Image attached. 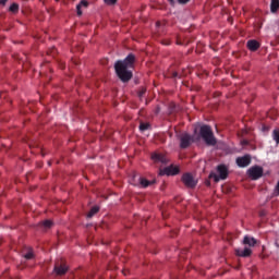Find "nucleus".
I'll use <instances>...</instances> for the list:
<instances>
[{
  "mask_svg": "<svg viewBox=\"0 0 279 279\" xmlns=\"http://www.w3.org/2000/svg\"><path fill=\"white\" fill-rule=\"evenodd\" d=\"M134 62H136L134 53H130L124 60L116 62L114 70L121 82L128 83L132 80V71L128 69H134Z\"/></svg>",
  "mask_w": 279,
  "mask_h": 279,
  "instance_id": "obj_1",
  "label": "nucleus"
},
{
  "mask_svg": "<svg viewBox=\"0 0 279 279\" xmlns=\"http://www.w3.org/2000/svg\"><path fill=\"white\" fill-rule=\"evenodd\" d=\"M199 136L203 138L206 145H217V138H215V133H213V128H210V125H202L199 129Z\"/></svg>",
  "mask_w": 279,
  "mask_h": 279,
  "instance_id": "obj_2",
  "label": "nucleus"
},
{
  "mask_svg": "<svg viewBox=\"0 0 279 279\" xmlns=\"http://www.w3.org/2000/svg\"><path fill=\"white\" fill-rule=\"evenodd\" d=\"M217 173L211 172L209 174V178L215 180V182H219V180H227L228 179V167H226V165L218 166L217 167Z\"/></svg>",
  "mask_w": 279,
  "mask_h": 279,
  "instance_id": "obj_3",
  "label": "nucleus"
},
{
  "mask_svg": "<svg viewBox=\"0 0 279 279\" xmlns=\"http://www.w3.org/2000/svg\"><path fill=\"white\" fill-rule=\"evenodd\" d=\"M179 140H180V148L181 149H189V147H191V145H193V143L195 141L193 138V136L189 133H182L179 136Z\"/></svg>",
  "mask_w": 279,
  "mask_h": 279,
  "instance_id": "obj_4",
  "label": "nucleus"
},
{
  "mask_svg": "<svg viewBox=\"0 0 279 279\" xmlns=\"http://www.w3.org/2000/svg\"><path fill=\"white\" fill-rule=\"evenodd\" d=\"M263 167L260 166H253L247 170V175L251 180H260L263 178Z\"/></svg>",
  "mask_w": 279,
  "mask_h": 279,
  "instance_id": "obj_5",
  "label": "nucleus"
},
{
  "mask_svg": "<svg viewBox=\"0 0 279 279\" xmlns=\"http://www.w3.org/2000/svg\"><path fill=\"white\" fill-rule=\"evenodd\" d=\"M181 181L186 189H195L197 186V181L193 178V174L189 172L182 175Z\"/></svg>",
  "mask_w": 279,
  "mask_h": 279,
  "instance_id": "obj_6",
  "label": "nucleus"
},
{
  "mask_svg": "<svg viewBox=\"0 0 279 279\" xmlns=\"http://www.w3.org/2000/svg\"><path fill=\"white\" fill-rule=\"evenodd\" d=\"M235 162L238 167H240L241 169H245V167H250V165H252V155L246 154L242 157H238L235 159Z\"/></svg>",
  "mask_w": 279,
  "mask_h": 279,
  "instance_id": "obj_7",
  "label": "nucleus"
},
{
  "mask_svg": "<svg viewBox=\"0 0 279 279\" xmlns=\"http://www.w3.org/2000/svg\"><path fill=\"white\" fill-rule=\"evenodd\" d=\"M235 256H240L241 258H250L252 256V248L244 246L243 248H235Z\"/></svg>",
  "mask_w": 279,
  "mask_h": 279,
  "instance_id": "obj_8",
  "label": "nucleus"
},
{
  "mask_svg": "<svg viewBox=\"0 0 279 279\" xmlns=\"http://www.w3.org/2000/svg\"><path fill=\"white\" fill-rule=\"evenodd\" d=\"M180 169L174 166L166 167L163 170H160L159 175H178Z\"/></svg>",
  "mask_w": 279,
  "mask_h": 279,
  "instance_id": "obj_9",
  "label": "nucleus"
},
{
  "mask_svg": "<svg viewBox=\"0 0 279 279\" xmlns=\"http://www.w3.org/2000/svg\"><path fill=\"white\" fill-rule=\"evenodd\" d=\"M68 271H69V266H66V264L57 263L54 265V274L57 276H64V274H66Z\"/></svg>",
  "mask_w": 279,
  "mask_h": 279,
  "instance_id": "obj_10",
  "label": "nucleus"
},
{
  "mask_svg": "<svg viewBox=\"0 0 279 279\" xmlns=\"http://www.w3.org/2000/svg\"><path fill=\"white\" fill-rule=\"evenodd\" d=\"M154 162H161V165H167L169 159L162 154L155 153L151 155Z\"/></svg>",
  "mask_w": 279,
  "mask_h": 279,
  "instance_id": "obj_11",
  "label": "nucleus"
},
{
  "mask_svg": "<svg viewBox=\"0 0 279 279\" xmlns=\"http://www.w3.org/2000/svg\"><path fill=\"white\" fill-rule=\"evenodd\" d=\"M246 47L250 51H258L260 44L256 39H251L247 41Z\"/></svg>",
  "mask_w": 279,
  "mask_h": 279,
  "instance_id": "obj_12",
  "label": "nucleus"
},
{
  "mask_svg": "<svg viewBox=\"0 0 279 279\" xmlns=\"http://www.w3.org/2000/svg\"><path fill=\"white\" fill-rule=\"evenodd\" d=\"M257 241L256 239L250 236V235H245L243 239V245H248V247L252 250V247H254L256 245Z\"/></svg>",
  "mask_w": 279,
  "mask_h": 279,
  "instance_id": "obj_13",
  "label": "nucleus"
},
{
  "mask_svg": "<svg viewBox=\"0 0 279 279\" xmlns=\"http://www.w3.org/2000/svg\"><path fill=\"white\" fill-rule=\"evenodd\" d=\"M156 181H149L143 177H138V184L142 189H147V186H151Z\"/></svg>",
  "mask_w": 279,
  "mask_h": 279,
  "instance_id": "obj_14",
  "label": "nucleus"
},
{
  "mask_svg": "<svg viewBox=\"0 0 279 279\" xmlns=\"http://www.w3.org/2000/svg\"><path fill=\"white\" fill-rule=\"evenodd\" d=\"M82 8H88V1L82 0L77 5H76V12L78 16H82Z\"/></svg>",
  "mask_w": 279,
  "mask_h": 279,
  "instance_id": "obj_15",
  "label": "nucleus"
},
{
  "mask_svg": "<svg viewBox=\"0 0 279 279\" xmlns=\"http://www.w3.org/2000/svg\"><path fill=\"white\" fill-rule=\"evenodd\" d=\"M279 10V0H271L270 2V12L272 14H276V12H278Z\"/></svg>",
  "mask_w": 279,
  "mask_h": 279,
  "instance_id": "obj_16",
  "label": "nucleus"
},
{
  "mask_svg": "<svg viewBox=\"0 0 279 279\" xmlns=\"http://www.w3.org/2000/svg\"><path fill=\"white\" fill-rule=\"evenodd\" d=\"M51 226H53V221H51V220H45L39 223V227L43 228L44 230H49V228H51Z\"/></svg>",
  "mask_w": 279,
  "mask_h": 279,
  "instance_id": "obj_17",
  "label": "nucleus"
},
{
  "mask_svg": "<svg viewBox=\"0 0 279 279\" xmlns=\"http://www.w3.org/2000/svg\"><path fill=\"white\" fill-rule=\"evenodd\" d=\"M97 213H99V207H97V206L92 207V209L87 214L88 219L95 217V215H97Z\"/></svg>",
  "mask_w": 279,
  "mask_h": 279,
  "instance_id": "obj_18",
  "label": "nucleus"
},
{
  "mask_svg": "<svg viewBox=\"0 0 279 279\" xmlns=\"http://www.w3.org/2000/svg\"><path fill=\"white\" fill-rule=\"evenodd\" d=\"M9 10L13 13L16 14L19 12V3L14 2L10 5Z\"/></svg>",
  "mask_w": 279,
  "mask_h": 279,
  "instance_id": "obj_19",
  "label": "nucleus"
},
{
  "mask_svg": "<svg viewBox=\"0 0 279 279\" xmlns=\"http://www.w3.org/2000/svg\"><path fill=\"white\" fill-rule=\"evenodd\" d=\"M272 138H274L275 143L277 145H279V131L278 130L272 131Z\"/></svg>",
  "mask_w": 279,
  "mask_h": 279,
  "instance_id": "obj_20",
  "label": "nucleus"
},
{
  "mask_svg": "<svg viewBox=\"0 0 279 279\" xmlns=\"http://www.w3.org/2000/svg\"><path fill=\"white\" fill-rule=\"evenodd\" d=\"M148 128H150L149 123L142 122V123L140 124V131H141V132L147 131Z\"/></svg>",
  "mask_w": 279,
  "mask_h": 279,
  "instance_id": "obj_21",
  "label": "nucleus"
},
{
  "mask_svg": "<svg viewBox=\"0 0 279 279\" xmlns=\"http://www.w3.org/2000/svg\"><path fill=\"white\" fill-rule=\"evenodd\" d=\"M24 258H26V260H32V258H34V252L29 251L24 255Z\"/></svg>",
  "mask_w": 279,
  "mask_h": 279,
  "instance_id": "obj_22",
  "label": "nucleus"
},
{
  "mask_svg": "<svg viewBox=\"0 0 279 279\" xmlns=\"http://www.w3.org/2000/svg\"><path fill=\"white\" fill-rule=\"evenodd\" d=\"M105 3H107V5H114V3H117V0H105Z\"/></svg>",
  "mask_w": 279,
  "mask_h": 279,
  "instance_id": "obj_23",
  "label": "nucleus"
},
{
  "mask_svg": "<svg viewBox=\"0 0 279 279\" xmlns=\"http://www.w3.org/2000/svg\"><path fill=\"white\" fill-rule=\"evenodd\" d=\"M181 5H186L191 0H177Z\"/></svg>",
  "mask_w": 279,
  "mask_h": 279,
  "instance_id": "obj_24",
  "label": "nucleus"
},
{
  "mask_svg": "<svg viewBox=\"0 0 279 279\" xmlns=\"http://www.w3.org/2000/svg\"><path fill=\"white\" fill-rule=\"evenodd\" d=\"M48 53H49V56L54 57L56 53H58V50H57L56 48H52V49L50 50V52H48Z\"/></svg>",
  "mask_w": 279,
  "mask_h": 279,
  "instance_id": "obj_25",
  "label": "nucleus"
},
{
  "mask_svg": "<svg viewBox=\"0 0 279 279\" xmlns=\"http://www.w3.org/2000/svg\"><path fill=\"white\" fill-rule=\"evenodd\" d=\"M178 72H173L172 74H171V77L173 78V80H175V77H178Z\"/></svg>",
  "mask_w": 279,
  "mask_h": 279,
  "instance_id": "obj_26",
  "label": "nucleus"
},
{
  "mask_svg": "<svg viewBox=\"0 0 279 279\" xmlns=\"http://www.w3.org/2000/svg\"><path fill=\"white\" fill-rule=\"evenodd\" d=\"M162 45L169 46V45H171V41H169V40H163V41H162Z\"/></svg>",
  "mask_w": 279,
  "mask_h": 279,
  "instance_id": "obj_27",
  "label": "nucleus"
},
{
  "mask_svg": "<svg viewBox=\"0 0 279 279\" xmlns=\"http://www.w3.org/2000/svg\"><path fill=\"white\" fill-rule=\"evenodd\" d=\"M8 3V0H0V5H5Z\"/></svg>",
  "mask_w": 279,
  "mask_h": 279,
  "instance_id": "obj_28",
  "label": "nucleus"
},
{
  "mask_svg": "<svg viewBox=\"0 0 279 279\" xmlns=\"http://www.w3.org/2000/svg\"><path fill=\"white\" fill-rule=\"evenodd\" d=\"M138 95L140 97H143L145 95V89H142Z\"/></svg>",
  "mask_w": 279,
  "mask_h": 279,
  "instance_id": "obj_29",
  "label": "nucleus"
},
{
  "mask_svg": "<svg viewBox=\"0 0 279 279\" xmlns=\"http://www.w3.org/2000/svg\"><path fill=\"white\" fill-rule=\"evenodd\" d=\"M156 26H157V27H160V22H157V23H156Z\"/></svg>",
  "mask_w": 279,
  "mask_h": 279,
  "instance_id": "obj_30",
  "label": "nucleus"
},
{
  "mask_svg": "<svg viewBox=\"0 0 279 279\" xmlns=\"http://www.w3.org/2000/svg\"><path fill=\"white\" fill-rule=\"evenodd\" d=\"M156 112H157V113H158V112H160V109H157V111H156Z\"/></svg>",
  "mask_w": 279,
  "mask_h": 279,
  "instance_id": "obj_31",
  "label": "nucleus"
}]
</instances>
